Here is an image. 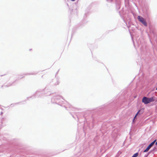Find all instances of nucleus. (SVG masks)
Masks as SVG:
<instances>
[{"label": "nucleus", "mask_w": 157, "mask_h": 157, "mask_svg": "<svg viewBox=\"0 0 157 157\" xmlns=\"http://www.w3.org/2000/svg\"><path fill=\"white\" fill-rule=\"evenodd\" d=\"M137 18L138 20L144 26H147V23L144 18L140 16H138Z\"/></svg>", "instance_id": "2"}, {"label": "nucleus", "mask_w": 157, "mask_h": 157, "mask_svg": "<svg viewBox=\"0 0 157 157\" xmlns=\"http://www.w3.org/2000/svg\"><path fill=\"white\" fill-rule=\"evenodd\" d=\"M140 110H139L138 112V113H136V115H135V116L134 118V119H133V121H134L135 120V118H136V117L137 116V114L139 113V112H140Z\"/></svg>", "instance_id": "9"}, {"label": "nucleus", "mask_w": 157, "mask_h": 157, "mask_svg": "<svg viewBox=\"0 0 157 157\" xmlns=\"http://www.w3.org/2000/svg\"><path fill=\"white\" fill-rule=\"evenodd\" d=\"M139 155V153L137 152L134 154L132 157H137Z\"/></svg>", "instance_id": "8"}, {"label": "nucleus", "mask_w": 157, "mask_h": 157, "mask_svg": "<svg viewBox=\"0 0 157 157\" xmlns=\"http://www.w3.org/2000/svg\"><path fill=\"white\" fill-rule=\"evenodd\" d=\"M156 141V140H155L154 141L152 142L151 144H150L148 146L150 147L151 148V147H152L153 146V144H155V141Z\"/></svg>", "instance_id": "3"}, {"label": "nucleus", "mask_w": 157, "mask_h": 157, "mask_svg": "<svg viewBox=\"0 0 157 157\" xmlns=\"http://www.w3.org/2000/svg\"><path fill=\"white\" fill-rule=\"evenodd\" d=\"M156 141V140H155L154 141L152 142L151 144H150L148 146L150 147L151 148V147H152L153 146V144H155V141Z\"/></svg>", "instance_id": "6"}, {"label": "nucleus", "mask_w": 157, "mask_h": 157, "mask_svg": "<svg viewBox=\"0 0 157 157\" xmlns=\"http://www.w3.org/2000/svg\"><path fill=\"white\" fill-rule=\"evenodd\" d=\"M156 141V140H155L154 141L152 142L151 144H150L148 146L150 147L151 148V147H152L153 146V144H155V141Z\"/></svg>", "instance_id": "5"}, {"label": "nucleus", "mask_w": 157, "mask_h": 157, "mask_svg": "<svg viewBox=\"0 0 157 157\" xmlns=\"http://www.w3.org/2000/svg\"><path fill=\"white\" fill-rule=\"evenodd\" d=\"M154 99L153 97L148 98L146 97H144L142 100V102L145 104H148L151 102L153 101Z\"/></svg>", "instance_id": "1"}, {"label": "nucleus", "mask_w": 157, "mask_h": 157, "mask_svg": "<svg viewBox=\"0 0 157 157\" xmlns=\"http://www.w3.org/2000/svg\"><path fill=\"white\" fill-rule=\"evenodd\" d=\"M156 141V140H155L154 141L152 142L151 144H150L148 146L150 147L151 148V147H152L153 146V144H155V141Z\"/></svg>", "instance_id": "4"}, {"label": "nucleus", "mask_w": 157, "mask_h": 157, "mask_svg": "<svg viewBox=\"0 0 157 157\" xmlns=\"http://www.w3.org/2000/svg\"><path fill=\"white\" fill-rule=\"evenodd\" d=\"M155 144L156 145H157V141L156 142V143H155Z\"/></svg>", "instance_id": "10"}, {"label": "nucleus", "mask_w": 157, "mask_h": 157, "mask_svg": "<svg viewBox=\"0 0 157 157\" xmlns=\"http://www.w3.org/2000/svg\"><path fill=\"white\" fill-rule=\"evenodd\" d=\"M150 148H151L149 146H148L146 148V149L145 150H144V152H147L148 151Z\"/></svg>", "instance_id": "7"}, {"label": "nucleus", "mask_w": 157, "mask_h": 157, "mask_svg": "<svg viewBox=\"0 0 157 157\" xmlns=\"http://www.w3.org/2000/svg\"><path fill=\"white\" fill-rule=\"evenodd\" d=\"M156 90H157V89H156Z\"/></svg>", "instance_id": "11"}]
</instances>
